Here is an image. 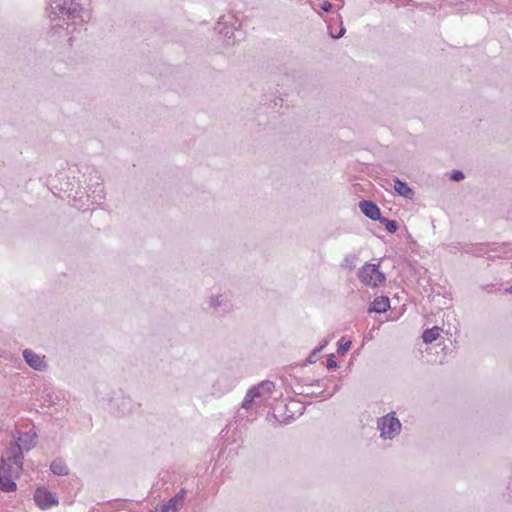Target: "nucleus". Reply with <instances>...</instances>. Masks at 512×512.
I'll return each mask as SVG.
<instances>
[{
    "mask_svg": "<svg viewBox=\"0 0 512 512\" xmlns=\"http://www.w3.org/2000/svg\"><path fill=\"white\" fill-rule=\"evenodd\" d=\"M49 17L52 22V34L58 38L72 41L70 34L82 27L91 19L90 11L83 6L81 0H51Z\"/></svg>",
    "mask_w": 512,
    "mask_h": 512,
    "instance_id": "1",
    "label": "nucleus"
},
{
    "mask_svg": "<svg viewBox=\"0 0 512 512\" xmlns=\"http://www.w3.org/2000/svg\"><path fill=\"white\" fill-rule=\"evenodd\" d=\"M83 169V180L80 183L85 186L79 187V191L76 190L74 194L71 191L68 195L73 197L74 206L77 208H85V206H88V202L96 204L105 198V189L100 172L94 166H84Z\"/></svg>",
    "mask_w": 512,
    "mask_h": 512,
    "instance_id": "2",
    "label": "nucleus"
},
{
    "mask_svg": "<svg viewBox=\"0 0 512 512\" xmlns=\"http://www.w3.org/2000/svg\"><path fill=\"white\" fill-rule=\"evenodd\" d=\"M274 388L275 384L269 380L262 381L261 383L251 387L247 391L241 403V408L248 411L265 405L270 399Z\"/></svg>",
    "mask_w": 512,
    "mask_h": 512,
    "instance_id": "3",
    "label": "nucleus"
},
{
    "mask_svg": "<svg viewBox=\"0 0 512 512\" xmlns=\"http://www.w3.org/2000/svg\"><path fill=\"white\" fill-rule=\"evenodd\" d=\"M295 380L297 382V393L301 395L322 397L324 399H328L332 397L340 389V385L335 384L332 391L326 393V390L328 389L327 379L310 380L304 378H296Z\"/></svg>",
    "mask_w": 512,
    "mask_h": 512,
    "instance_id": "4",
    "label": "nucleus"
},
{
    "mask_svg": "<svg viewBox=\"0 0 512 512\" xmlns=\"http://www.w3.org/2000/svg\"><path fill=\"white\" fill-rule=\"evenodd\" d=\"M402 424L394 412H390L377 420V429L384 440H392L401 432Z\"/></svg>",
    "mask_w": 512,
    "mask_h": 512,
    "instance_id": "5",
    "label": "nucleus"
},
{
    "mask_svg": "<svg viewBox=\"0 0 512 512\" xmlns=\"http://www.w3.org/2000/svg\"><path fill=\"white\" fill-rule=\"evenodd\" d=\"M358 277L364 285L370 287H378L386 280L384 273L379 270V266L372 263H365L359 269Z\"/></svg>",
    "mask_w": 512,
    "mask_h": 512,
    "instance_id": "6",
    "label": "nucleus"
},
{
    "mask_svg": "<svg viewBox=\"0 0 512 512\" xmlns=\"http://www.w3.org/2000/svg\"><path fill=\"white\" fill-rule=\"evenodd\" d=\"M208 306L218 315H226L233 310L231 296L228 292L211 294L208 297Z\"/></svg>",
    "mask_w": 512,
    "mask_h": 512,
    "instance_id": "7",
    "label": "nucleus"
},
{
    "mask_svg": "<svg viewBox=\"0 0 512 512\" xmlns=\"http://www.w3.org/2000/svg\"><path fill=\"white\" fill-rule=\"evenodd\" d=\"M34 501L41 510L50 509L59 503L56 495L45 487H39L35 490Z\"/></svg>",
    "mask_w": 512,
    "mask_h": 512,
    "instance_id": "8",
    "label": "nucleus"
},
{
    "mask_svg": "<svg viewBox=\"0 0 512 512\" xmlns=\"http://www.w3.org/2000/svg\"><path fill=\"white\" fill-rule=\"evenodd\" d=\"M25 362L36 371H45L48 367L45 356L35 353L31 349H24L22 352Z\"/></svg>",
    "mask_w": 512,
    "mask_h": 512,
    "instance_id": "9",
    "label": "nucleus"
},
{
    "mask_svg": "<svg viewBox=\"0 0 512 512\" xmlns=\"http://www.w3.org/2000/svg\"><path fill=\"white\" fill-rule=\"evenodd\" d=\"M23 458L22 449L16 443H12L6 448L5 460L15 465L17 470L22 469Z\"/></svg>",
    "mask_w": 512,
    "mask_h": 512,
    "instance_id": "10",
    "label": "nucleus"
},
{
    "mask_svg": "<svg viewBox=\"0 0 512 512\" xmlns=\"http://www.w3.org/2000/svg\"><path fill=\"white\" fill-rule=\"evenodd\" d=\"M236 381L226 376H220L213 384V394L222 396L235 387Z\"/></svg>",
    "mask_w": 512,
    "mask_h": 512,
    "instance_id": "11",
    "label": "nucleus"
},
{
    "mask_svg": "<svg viewBox=\"0 0 512 512\" xmlns=\"http://www.w3.org/2000/svg\"><path fill=\"white\" fill-rule=\"evenodd\" d=\"M361 212L371 220H378L381 218V211L379 207L370 200H362L359 204Z\"/></svg>",
    "mask_w": 512,
    "mask_h": 512,
    "instance_id": "12",
    "label": "nucleus"
},
{
    "mask_svg": "<svg viewBox=\"0 0 512 512\" xmlns=\"http://www.w3.org/2000/svg\"><path fill=\"white\" fill-rule=\"evenodd\" d=\"M185 494L186 490L181 489L174 497L162 505L161 512H177L183 505Z\"/></svg>",
    "mask_w": 512,
    "mask_h": 512,
    "instance_id": "13",
    "label": "nucleus"
},
{
    "mask_svg": "<svg viewBox=\"0 0 512 512\" xmlns=\"http://www.w3.org/2000/svg\"><path fill=\"white\" fill-rule=\"evenodd\" d=\"M36 432L30 430L27 432L20 433L17 438V442H15L22 450H30L36 445Z\"/></svg>",
    "mask_w": 512,
    "mask_h": 512,
    "instance_id": "14",
    "label": "nucleus"
},
{
    "mask_svg": "<svg viewBox=\"0 0 512 512\" xmlns=\"http://www.w3.org/2000/svg\"><path fill=\"white\" fill-rule=\"evenodd\" d=\"M393 181L394 190L399 196L410 200L414 198L415 192L406 182L400 180L397 177H395Z\"/></svg>",
    "mask_w": 512,
    "mask_h": 512,
    "instance_id": "15",
    "label": "nucleus"
},
{
    "mask_svg": "<svg viewBox=\"0 0 512 512\" xmlns=\"http://www.w3.org/2000/svg\"><path fill=\"white\" fill-rule=\"evenodd\" d=\"M390 308V300L386 296L376 297L369 308V312L383 313Z\"/></svg>",
    "mask_w": 512,
    "mask_h": 512,
    "instance_id": "16",
    "label": "nucleus"
},
{
    "mask_svg": "<svg viewBox=\"0 0 512 512\" xmlns=\"http://www.w3.org/2000/svg\"><path fill=\"white\" fill-rule=\"evenodd\" d=\"M50 470L57 476H67L70 472L69 467L62 458L54 459L50 464Z\"/></svg>",
    "mask_w": 512,
    "mask_h": 512,
    "instance_id": "17",
    "label": "nucleus"
},
{
    "mask_svg": "<svg viewBox=\"0 0 512 512\" xmlns=\"http://www.w3.org/2000/svg\"><path fill=\"white\" fill-rule=\"evenodd\" d=\"M441 328L434 326L430 329H426L422 334L423 342L426 344L432 343L440 336Z\"/></svg>",
    "mask_w": 512,
    "mask_h": 512,
    "instance_id": "18",
    "label": "nucleus"
},
{
    "mask_svg": "<svg viewBox=\"0 0 512 512\" xmlns=\"http://www.w3.org/2000/svg\"><path fill=\"white\" fill-rule=\"evenodd\" d=\"M327 344H328V341L323 340V342L320 346H318L312 350V352L307 357L306 362L309 364L315 363L318 360L319 353L326 347Z\"/></svg>",
    "mask_w": 512,
    "mask_h": 512,
    "instance_id": "19",
    "label": "nucleus"
},
{
    "mask_svg": "<svg viewBox=\"0 0 512 512\" xmlns=\"http://www.w3.org/2000/svg\"><path fill=\"white\" fill-rule=\"evenodd\" d=\"M380 223L384 225L385 229L389 233H395L398 230V223L395 220H390L387 218H380Z\"/></svg>",
    "mask_w": 512,
    "mask_h": 512,
    "instance_id": "20",
    "label": "nucleus"
},
{
    "mask_svg": "<svg viewBox=\"0 0 512 512\" xmlns=\"http://www.w3.org/2000/svg\"><path fill=\"white\" fill-rule=\"evenodd\" d=\"M342 267H347L350 270L355 268V256L354 255H346L343 259Z\"/></svg>",
    "mask_w": 512,
    "mask_h": 512,
    "instance_id": "21",
    "label": "nucleus"
},
{
    "mask_svg": "<svg viewBox=\"0 0 512 512\" xmlns=\"http://www.w3.org/2000/svg\"><path fill=\"white\" fill-rule=\"evenodd\" d=\"M351 347V341H346L344 342L343 341V338L341 340H339L338 342V349H337V352L338 354L340 355H343L345 354L347 351H349Z\"/></svg>",
    "mask_w": 512,
    "mask_h": 512,
    "instance_id": "22",
    "label": "nucleus"
},
{
    "mask_svg": "<svg viewBox=\"0 0 512 512\" xmlns=\"http://www.w3.org/2000/svg\"><path fill=\"white\" fill-rule=\"evenodd\" d=\"M9 468L10 466L7 464L6 460L4 458H0V473L1 475H10L9 474Z\"/></svg>",
    "mask_w": 512,
    "mask_h": 512,
    "instance_id": "23",
    "label": "nucleus"
},
{
    "mask_svg": "<svg viewBox=\"0 0 512 512\" xmlns=\"http://www.w3.org/2000/svg\"><path fill=\"white\" fill-rule=\"evenodd\" d=\"M326 366L328 369H335L338 367V364L335 361L333 354L329 355Z\"/></svg>",
    "mask_w": 512,
    "mask_h": 512,
    "instance_id": "24",
    "label": "nucleus"
},
{
    "mask_svg": "<svg viewBox=\"0 0 512 512\" xmlns=\"http://www.w3.org/2000/svg\"><path fill=\"white\" fill-rule=\"evenodd\" d=\"M464 178V174L460 170H454L451 174V180L460 181Z\"/></svg>",
    "mask_w": 512,
    "mask_h": 512,
    "instance_id": "25",
    "label": "nucleus"
},
{
    "mask_svg": "<svg viewBox=\"0 0 512 512\" xmlns=\"http://www.w3.org/2000/svg\"><path fill=\"white\" fill-rule=\"evenodd\" d=\"M331 8H332V4L329 1H323L320 4V9L323 12H329L331 10Z\"/></svg>",
    "mask_w": 512,
    "mask_h": 512,
    "instance_id": "26",
    "label": "nucleus"
},
{
    "mask_svg": "<svg viewBox=\"0 0 512 512\" xmlns=\"http://www.w3.org/2000/svg\"><path fill=\"white\" fill-rule=\"evenodd\" d=\"M345 32H346L345 27L343 25H341V27L339 29V33L337 35L331 34V37L334 39H339L344 36Z\"/></svg>",
    "mask_w": 512,
    "mask_h": 512,
    "instance_id": "27",
    "label": "nucleus"
},
{
    "mask_svg": "<svg viewBox=\"0 0 512 512\" xmlns=\"http://www.w3.org/2000/svg\"><path fill=\"white\" fill-rule=\"evenodd\" d=\"M506 292L512 294V285L509 288L506 289Z\"/></svg>",
    "mask_w": 512,
    "mask_h": 512,
    "instance_id": "28",
    "label": "nucleus"
}]
</instances>
